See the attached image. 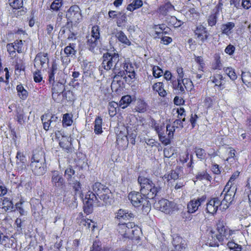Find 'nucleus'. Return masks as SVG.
<instances>
[{
    "mask_svg": "<svg viewBox=\"0 0 251 251\" xmlns=\"http://www.w3.org/2000/svg\"><path fill=\"white\" fill-rule=\"evenodd\" d=\"M239 230L231 229L222 219L218 220L215 225V230L209 232L208 241L211 247H219L224 245L231 239L232 235L235 234Z\"/></svg>",
    "mask_w": 251,
    "mask_h": 251,
    "instance_id": "f257e3e1",
    "label": "nucleus"
},
{
    "mask_svg": "<svg viewBox=\"0 0 251 251\" xmlns=\"http://www.w3.org/2000/svg\"><path fill=\"white\" fill-rule=\"evenodd\" d=\"M152 127L157 133L159 141L164 145L167 146L171 143L175 131V126L168 124L165 127L164 124L160 125L154 121L152 124Z\"/></svg>",
    "mask_w": 251,
    "mask_h": 251,
    "instance_id": "f03ea898",
    "label": "nucleus"
},
{
    "mask_svg": "<svg viewBox=\"0 0 251 251\" xmlns=\"http://www.w3.org/2000/svg\"><path fill=\"white\" fill-rule=\"evenodd\" d=\"M30 166L33 173L37 176L43 175L45 173L44 165L45 163V153L41 149L33 151L30 158Z\"/></svg>",
    "mask_w": 251,
    "mask_h": 251,
    "instance_id": "7ed1b4c3",
    "label": "nucleus"
},
{
    "mask_svg": "<svg viewBox=\"0 0 251 251\" xmlns=\"http://www.w3.org/2000/svg\"><path fill=\"white\" fill-rule=\"evenodd\" d=\"M120 61L119 59V55L118 53H111L107 52L103 53L102 55V62L101 65L99 67L100 74H103V70L107 71L110 70L114 67L113 75H116L117 70H119V64Z\"/></svg>",
    "mask_w": 251,
    "mask_h": 251,
    "instance_id": "20e7f679",
    "label": "nucleus"
},
{
    "mask_svg": "<svg viewBox=\"0 0 251 251\" xmlns=\"http://www.w3.org/2000/svg\"><path fill=\"white\" fill-rule=\"evenodd\" d=\"M138 182L140 184V192L148 196L150 199H153L160 190V187L156 186L149 178L143 176L138 177Z\"/></svg>",
    "mask_w": 251,
    "mask_h": 251,
    "instance_id": "39448f33",
    "label": "nucleus"
},
{
    "mask_svg": "<svg viewBox=\"0 0 251 251\" xmlns=\"http://www.w3.org/2000/svg\"><path fill=\"white\" fill-rule=\"evenodd\" d=\"M119 66V70H117L116 75L112 74L111 75V77L113 78L111 85V89L113 91L115 90V91L118 90V88L115 87L116 83L115 82V79L118 76L126 77V75H127L131 79H133L135 77L134 67L129 60H125L123 63L120 62Z\"/></svg>",
    "mask_w": 251,
    "mask_h": 251,
    "instance_id": "423d86ee",
    "label": "nucleus"
},
{
    "mask_svg": "<svg viewBox=\"0 0 251 251\" xmlns=\"http://www.w3.org/2000/svg\"><path fill=\"white\" fill-rule=\"evenodd\" d=\"M139 227L134 222L119 223L116 227L118 235L123 239H137L139 232Z\"/></svg>",
    "mask_w": 251,
    "mask_h": 251,
    "instance_id": "0eeeda50",
    "label": "nucleus"
},
{
    "mask_svg": "<svg viewBox=\"0 0 251 251\" xmlns=\"http://www.w3.org/2000/svg\"><path fill=\"white\" fill-rule=\"evenodd\" d=\"M127 197L132 205L136 208L144 210L151 207V203L149 200L150 199L141 192L131 191Z\"/></svg>",
    "mask_w": 251,
    "mask_h": 251,
    "instance_id": "6e6552de",
    "label": "nucleus"
},
{
    "mask_svg": "<svg viewBox=\"0 0 251 251\" xmlns=\"http://www.w3.org/2000/svg\"><path fill=\"white\" fill-rule=\"evenodd\" d=\"M68 93H70V91L66 90L64 83L59 81H52L51 96L55 102L62 103L64 100H68L67 97Z\"/></svg>",
    "mask_w": 251,
    "mask_h": 251,
    "instance_id": "1a4fd4ad",
    "label": "nucleus"
},
{
    "mask_svg": "<svg viewBox=\"0 0 251 251\" xmlns=\"http://www.w3.org/2000/svg\"><path fill=\"white\" fill-rule=\"evenodd\" d=\"M193 31L195 38L201 45H205L212 37L206 26L201 24L197 25Z\"/></svg>",
    "mask_w": 251,
    "mask_h": 251,
    "instance_id": "9d476101",
    "label": "nucleus"
},
{
    "mask_svg": "<svg viewBox=\"0 0 251 251\" xmlns=\"http://www.w3.org/2000/svg\"><path fill=\"white\" fill-rule=\"evenodd\" d=\"M172 87L174 90L176 91L179 94H184L185 91H190L194 87L193 82L190 78L186 80L173 79L172 81Z\"/></svg>",
    "mask_w": 251,
    "mask_h": 251,
    "instance_id": "9b49d317",
    "label": "nucleus"
},
{
    "mask_svg": "<svg viewBox=\"0 0 251 251\" xmlns=\"http://www.w3.org/2000/svg\"><path fill=\"white\" fill-rule=\"evenodd\" d=\"M92 188L94 192L100 200L107 202L110 199L111 194L110 190L107 186L100 182H96L92 186Z\"/></svg>",
    "mask_w": 251,
    "mask_h": 251,
    "instance_id": "f8f14e48",
    "label": "nucleus"
},
{
    "mask_svg": "<svg viewBox=\"0 0 251 251\" xmlns=\"http://www.w3.org/2000/svg\"><path fill=\"white\" fill-rule=\"evenodd\" d=\"M155 206L160 211L167 214H171L176 208V204L165 199H161L155 202Z\"/></svg>",
    "mask_w": 251,
    "mask_h": 251,
    "instance_id": "ddd939ff",
    "label": "nucleus"
},
{
    "mask_svg": "<svg viewBox=\"0 0 251 251\" xmlns=\"http://www.w3.org/2000/svg\"><path fill=\"white\" fill-rule=\"evenodd\" d=\"M6 48L9 56H15L17 54L16 52L18 53L23 52L25 48L23 40L16 39L13 43L7 44Z\"/></svg>",
    "mask_w": 251,
    "mask_h": 251,
    "instance_id": "4468645a",
    "label": "nucleus"
},
{
    "mask_svg": "<svg viewBox=\"0 0 251 251\" xmlns=\"http://www.w3.org/2000/svg\"><path fill=\"white\" fill-rule=\"evenodd\" d=\"M55 139L58 141L59 146L67 152L71 149L72 143L71 138L68 136L62 134L60 131H57L55 132Z\"/></svg>",
    "mask_w": 251,
    "mask_h": 251,
    "instance_id": "2eb2a0df",
    "label": "nucleus"
},
{
    "mask_svg": "<svg viewBox=\"0 0 251 251\" xmlns=\"http://www.w3.org/2000/svg\"><path fill=\"white\" fill-rule=\"evenodd\" d=\"M207 199V196L203 195L200 197L191 200L187 204V208L189 213H194L197 211L202 204L204 203Z\"/></svg>",
    "mask_w": 251,
    "mask_h": 251,
    "instance_id": "dca6fc26",
    "label": "nucleus"
},
{
    "mask_svg": "<svg viewBox=\"0 0 251 251\" xmlns=\"http://www.w3.org/2000/svg\"><path fill=\"white\" fill-rule=\"evenodd\" d=\"M76 221L79 226L85 227L94 232L95 228L97 227V224L91 219L85 218L82 213H79L76 218Z\"/></svg>",
    "mask_w": 251,
    "mask_h": 251,
    "instance_id": "f3484780",
    "label": "nucleus"
},
{
    "mask_svg": "<svg viewBox=\"0 0 251 251\" xmlns=\"http://www.w3.org/2000/svg\"><path fill=\"white\" fill-rule=\"evenodd\" d=\"M51 182L53 187L57 189H63L65 187V181L62 174L58 171L53 170L51 172Z\"/></svg>",
    "mask_w": 251,
    "mask_h": 251,
    "instance_id": "a211bd4d",
    "label": "nucleus"
},
{
    "mask_svg": "<svg viewBox=\"0 0 251 251\" xmlns=\"http://www.w3.org/2000/svg\"><path fill=\"white\" fill-rule=\"evenodd\" d=\"M80 17V8L77 5L71 6L66 12V18L71 23L73 22L78 23Z\"/></svg>",
    "mask_w": 251,
    "mask_h": 251,
    "instance_id": "6ab92c4d",
    "label": "nucleus"
},
{
    "mask_svg": "<svg viewBox=\"0 0 251 251\" xmlns=\"http://www.w3.org/2000/svg\"><path fill=\"white\" fill-rule=\"evenodd\" d=\"M49 62V54L47 52H39L35 56L34 59V67L36 69H40L44 67Z\"/></svg>",
    "mask_w": 251,
    "mask_h": 251,
    "instance_id": "aec40b11",
    "label": "nucleus"
},
{
    "mask_svg": "<svg viewBox=\"0 0 251 251\" xmlns=\"http://www.w3.org/2000/svg\"><path fill=\"white\" fill-rule=\"evenodd\" d=\"M221 201L218 198H211L206 203L205 211L212 215L216 214L219 207L221 204Z\"/></svg>",
    "mask_w": 251,
    "mask_h": 251,
    "instance_id": "412c9836",
    "label": "nucleus"
},
{
    "mask_svg": "<svg viewBox=\"0 0 251 251\" xmlns=\"http://www.w3.org/2000/svg\"><path fill=\"white\" fill-rule=\"evenodd\" d=\"M222 3L219 2L215 8L212 9L211 14L208 16L207 19L208 26L212 27L217 24L218 16L220 11L222 9Z\"/></svg>",
    "mask_w": 251,
    "mask_h": 251,
    "instance_id": "4be33fe9",
    "label": "nucleus"
},
{
    "mask_svg": "<svg viewBox=\"0 0 251 251\" xmlns=\"http://www.w3.org/2000/svg\"><path fill=\"white\" fill-rule=\"evenodd\" d=\"M76 52V44L73 43H69V44L64 49L65 56L61 57L62 61L66 63L70 62V58L75 56Z\"/></svg>",
    "mask_w": 251,
    "mask_h": 251,
    "instance_id": "5701e85b",
    "label": "nucleus"
},
{
    "mask_svg": "<svg viewBox=\"0 0 251 251\" xmlns=\"http://www.w3.org/2000/svg\"><path fill=\"white\" fill-rule=\"evenodd\" d=\"M210 80L214 84V87H217L219 90H222L225 88V77L221 74H214L210 77Z\"/></svg>",
    "mask_w": 251,
    "mask_h": 251,
    "instance_id": "b1692460",
    "label": "nucleus"
},
{
    "mask_svg": "<svg viewBox=\"0 0 251 251\" xmlns=\"http://www.w3.org/2000/svg\"><path fill=\"white\" fill-rule=\"evenodd\" d=\"M114 34L115 38L123 46L128 47L131 45V42L122 30L116 29Z\"/></svg>",
    "mask_w": 251,
    "mask_h": 251,
    "instance_id": "393cba45",
    "label": "nucleus"
},
{
    "mask_svg": "<svg viewBox=\"0 0 251 251\" xmlns=\"http://www.w3.org/2000/svg\"><path fill=\"white\" fill-rule=\"evenodd\" d=\"M163 82H155L152 86V90L154 94H158L161 98H164L167 95V92L164 88Z\"/></svg>",
    "mask_w": 251,
    "mask_h": 251,
    "instance_id": "a878e982",
    "label": "nucleus"
},
{
    "mask_svg": "<svg viewBox=\"0 0 251 251\" xmlns=\"http://www.w3.org/2000/svg\"><path fill=\"white\" fill-rule=\"evenodd\" d=\"M153 28L155 30L156 37L158 38H160L163 34H169L170 30V29L164 24L154 25L153 26Z\"/></svg>",
    "mask_w": 251,
    "mask_h": 251,
    "instance_id": "bb28decb",
    "label": "nucleus"
},
{
    "mask_svg": "<svg viewBox=\"0 0 251 251\" xmlns=\"http://www.w3.org/2000/svg\"><path fill=\"white\" fill-rule=\"evenodd\" d=\"M178 119H176L174 122V125H179L180 127H183V123L185 122L186 111L183 107H179L176 109Z\"/></svg>",
    "mask_w": 251,
    "mask_h": 251,
    "instance_id": "cd10ccee",
    "label": "nucleus"
},
{
    "mask_svg": "<svg viewBox=\"0 0 251 251\" xmlns=\"http://www.w3.org/2000/svg\"><path fill=\"white\" fill-rule=\"evenodd\" d=\"M116 142L119 148L122 149L126 148L128 144L127 134L121 131L117 135Z\"/></svg>",
    "mask_w": 251,
    "mask_h": 251,
    "instance_id": "c85d7f7f",
    "label": "nucleus"
},
{
    "mask_svg": "<svg viewBox=\"0 0 251 251\" xmlns=\"http://www.w3.org/2000/svg\"><path fill=\"white\" fill-rule=\"evenodd\" d=\"M195 181H202L205 180L209 183H211L212 180V176L207 172V170L198 172L194 178Z\"/></svg>",
    "mask_w": 251,
    "mask_h": 251,
    "instance_id": "c756f323",
    "label": "nucleus"
},
{
    "mask_svg": "<svg viewBox=\"0 0 251 251\" xmlns=\"http://www.w3.org/2000/svg\"><path fill=\"white\" fill-rule=\"evenodd\" d=\"M0 208L3 209L4 211H11L13 209L12 201L8 198L3 197L0 198Z\"/></svg>",
    "mask_w": 251,
    "mask_h": 251,
    "instance_id": "7c9ffc66",
    "label": "nucleus"
},
{
    "mask_svg": "<svg viewBox=\"0 0 251 251\" xmlns=\"http://www.w3.org/2000/svg\"><path fill=\"white\" fill-rule=\"evenodd\" d=\"M10 59L13 60V63L15 65V71L21 72L25 70V66L24 61L21 59L18 54H16L15 56H9Z\"/></svg>",
    "mask_w": 251,
    "mask_h": 251,
    "instance_id": "2f4dec72",
    "label": "nucleus"
},
{
    "mask_svg": "<svg viewBox=\"0 0 251 251\" xmlns=\"http://www.w3.org/2000/svg\"><path fill=\"white\" fill-rule=\"evenodd\" d=\"M16 158L17 168L21 170H23L25 168V162L26 161L25 156L23 152L18 151L17 152Z\"/></svg>",
    "mask_w": 251,
    "mask_h": 251,
    "instance_id": "473e14b6",
    "label": "nucleus"
},
{
    "mask_svg": "<svg viewBox=\"0 0 251 251\" xmlns=\"http://www.w3.org/2000/svg\"><path fill=\"white\" fill-rule=\"evenodd\" d=\"M134 217V215L131 212L127 210L120 209L117 212L116 218L120 220H129Z\"/></svg>",
    "mask_w": 251,
    "mask_h": 251,
    "instance_id": "72a5a7b5",
    "label": "nucleus"
},
{
    "mask_svg": "<svg viewBox=\"0 0 251 251\" xmlns=\"http://www.w3.org/2000/svg\"><path fill=\"white\" fill-rule=\"evenodd\" d=\"M58 69L57 64L55 61H53L51 63V67L49 68L48 73L49 75L48 81L50 84H51L52 81H54L55 74Z\"/></svg>",
    "mask_w": 251,
    "mask_h": 251,
    "instance_id": "f704fd0d",
    "label": "nucleus"
},
{
    "mask_svg": "<svg viewBox=\"0 0 251 251\" xmlns=\"http://www.w3.org/2000/svg\"><path fill=\"white\" fill-rule=\"evenodd\" d=\"M103 120L101 116H97L94 121V131L96 134L100 135L103 132L102 130Z\"/></svg>",
    "mask_w": 251,
    "mask_h": 251,
    "instance_id": "c9c22d12",
    "label": "nucleus"
},
{
    "mask_svg": "<svg viewBox=\"0 0 251 251\" xmlns=\"http://www.w3.org/2000/svg\"><path fill=\"white\" fill-rule=\"evenodd\" d=\"M16 91L17 95L21 100H25L27 99L28 97V92L22 84L20 83L17 85Z\"/></svg>",
    "mask_w": 251,
    "mask_h": 251,
    "instance_id": "e433bc0d",
    "label": "nucleus"
},
{
    "mask_svg": "<svg viewBox=\"0 0 251 251\" xmlns=\"http://www.w3.org/2000/svg\"><path fill=\"white\" fill-rule=\"evenodd\" d=\"M174 10V6L170 2L165 3L158 8V11L163 16H166L170 11Z\"/></svg>",
    "mask_w": 251,
    "mask_h": 251,
    "instance_id": "4c0bfd02",
    "label": "nucleus"
},
{
    "mask_svg": "<svg viewBox=\"0 0 251 251\" xmlns=\"http://www.w3.org/2000/svg\"><path fill=\"white\" fill-rule=\"evenodd\" d=\"M26 119L25 113L23 110H16L14 116V120L20 125H23Z\"/></svg>",
    "mask_w": 251,
    "mask_h": 251,
    "instance_id": "58836bf2",
    "label": "nucleus"
},
{
    "mask_svg": "<svg viewBox=\"0 0 251 251\" xmlns=\"http://www.w3.org/2000/svg\"><path fill=\"white\" fill-rule=\"evenodd\" d=\"M227 150H229L227 155V157L225 159V161L227 162L229 164H233L235 162L237 159L236 156V151L232 147H228Z\"/></svg>",
    "mask_w": 251,
    "mask_h": 251,
    "instance_id": "ea45409f",
    "label": "nucleus"
},
{
    "mask_svg": "<svg viewBox=\"0 0 251 251\" xmlns=\"http://www.w3.org/2000/svg\"><path fill=\"white\" fill-rule=\"evenodd\" d=\"M50 113H45L42 115L41 120L43 124L44 129L47 131L50 129L51 121L49 119Z\"/></svg>",
    "mask_w": 251,
    "mask_h": 251,
    "instance_id": "a19ab883",
    "label": "nucleus"
},
{
    "mask_svg": "<svg viewBox=\"0 0 251 251\" xmlns=\"http://www.w3.org/2000/svg\"><path fill=\"white\" fill-rule=\"evenodd\" d=\"M8 3L14 12L23 8V0H8Z\"/></svg>",
    "mask_w": 251,
    "mask_h": 251,
    "instance_id": "79ce46f5",
    "label": "nucleus"
},
{
    "mask_svg": "<svg viewBox=\"0 0 251 251\" xmlns=\"http://www.w3.org/2000/svg\"><path fill=\"white\" fill-rule=\"evenodd\" d=\"M127 15L125 13L119 12V16L116 20V24L117 26L123 27L125 26L126 23H127Z\"/></svg>",
    "mask_w": 251,
    "mask_h": 251,
    "instance_id": "37998d69",
    "label": "nucleus"
},
{
    "mask_svg": "<svg viewBox=\"0 0 251 251\" xmlns=\"http://www.w3.org/2000/svg\"><path fill=\"white\" fill-rule=\"evenodd\" d=\"M73 123V115L72 114L66 113L63 114L62 117L63 127L70 126L72 125Z\"/></svg>",
    "mask_w": 251,
    "mask_h": 251,
    "instance_id": "c03bdc74",
    "label": "nucleus"
},
{
    "mask_svg": "<svg viewBox=\"0 0 251 251\" xmlns=\"http://www.w3.org/2000/svg\"><path fill=\"white\" fill-rule=\"evenodd\" d=\"M143 1L142 0H134L133 1L127 5L126 9L130 12L141 7L143 5Z\"/></svg>",
    "mask_w": 251,
    "mask_h": 251,
    "instance_id": "a18cd8bd",
    "label": "nucleus"
},
{
    "mask_svg": "<svg viewBox=\"0 0 251 251\" xmlns=\"http://www.w3.org/2000/svg\"><path fill=\"white\" fill-rule=\"evenodd\" d=\"M15 242V239L9 237L8 236L3 235L2 240L1 241L0 244L3 245L4 247L7 248H10L13 247V244Z\"/></svg>",
    "mask_w": 251,
    "mask_h": 251,
    "instance_id": "49530a36",
    "label": "nucleus"
},
{
    "mask_svg": "<svg viewBox=\"0 0 251 251\" xmlns=\"http://www.w3.org/2000/svg\"><path fill=\"white\" fill-rule=\"evenodd\" d=\"M194 150L197 157L200 160H204L207 158V153L203 149L196 147Z\"/></svg>",
    "mask_w": 251,
    "mask_h": 251,
    "instance_id": "de8ad7c7",
    "label": "nucleus"
},
{
    "mask_svg": "<svg viewBox=\"0 0 251 251\" xmlns=\"http://www.w3.org/2000/svg\"><path fill=\"white\" fill-rule=\"evenodd\" d=\"M119 105L118 103L115 101H110L108 103V113L111 117H113L117 114V109L118 108Z\"/></svg>",
    "mask_w": 251,
    "mask_h": 251,
    "instance_id": "09e8293b",
    "label": "nucleus"
},
{
    "mask_svg": "<svg viewBox=\"0 0 251 251\" xmlns=\"http://www.w3.org/2000/svg\"><path fill=\"white\" fill-rule=\"evenodd\" d=\"M214 62L212 64V68L213 70H221L222 64L221 57L219 53H215L214 56Z\"/></svg>",
    "mask_w": 251,
    "mask_h": 251,
    "instance_id": "8fccbe9b",
    "label": "nucleus"
},
{
    "mask_svg": "<svg viewBox=\"0 0 251 251\" xmlns=\"http://www.w3.org/2000/svg\"><path fill=\"white\" fill-rule=\"evenodd\" d=\"M132 101L131 97L130 95H126L122 97L119 102V106L124 109L127 107Z\"/></svg>",
    "mask_w": 251,
    "mask_h": 251,
    "instance_id": "3c124183",
    "label": "nucleus"
},
{
    "mask_svg": "<svg viewBox=\"0 0 251 251\" xmlns=\"http://www.w3.org/2000/svg\"><path fill=\"white\" fill-rule=\"evenodd\" d=\"M235 27V24L233 22H229L223 24L222 26V32L223 34L229 35L231 30Z\"/></svg>",
    "mask_w": 251,
    "mask_h": 251,
    "instance_id": "603ef678",
    "label": "nucleus"
},
{
    "mask_svg": "<svg viewBox=\"0 0 251 251\" xmlns=\"http://www.w3.org/2000/svg\"><path fill=\"white\" fill-rule=\"evenodd\" d=\"M99 41V40L96 39L91 36L89 37L87 41V46L89 50L92 51H94L98 46Z\"/></svg>",
    "mask_w": 251,
    "mask_h": 251,
    "instance_id": "864d4df0",
    "label": "nucleus"
},
{
    "mask_svg": "<svg viewBox=\"0 0 251 251\" xmlns=\"http://www.w3.org/2000/svg\"><path fill=\"white\" fill-rule=\"evenodd\" d=\"M236 185H231L229 184V186H228V187L226 188V184L225 186L224 189L221 192L220 197H223V194H226L227 195H229L230 196H234L235 194V190L236 189Z\"/></svg>",
    "mask_w": 251,
    "mask_h": 251,
    "instance_id": "5fc2aeb1",
    "label": "nucleus"
},
{
    "mask_svg": "<svg viewBox=\"0 0 251 251\" xmlns=\"http://www.w3.org/2000/svg\"><path fill=\"white\" fill-rule=\"evenodd\" d=\"M226 244L229 250H233V251H241L242 250V246L236 243L231 239L228 240Z\"/></svg>",
    "mask_w": 251,
    "mask_h": 251,
    "instance_id": "6e6d98bb",
    "label": "nucleus"
},
{
    "mask_svg": "<svg viewBox=\"0 0 251 251\" xmlns=\"http://www.w3.org/2000/svg\"><path fill=\"white\" fill-rule=\"evenodd\" d=\"M151 67L153 76L154 78H158L163 75V71L159 66L151 65Z\"/></svg>",
    "mask_w": 251,
    "mask_h": 251,
    "instance_id": "4d7b16f0",
    "label": "nucleus"
},
{
    "mask_svg": "<svg viewBox=\"0 0 251 251\" xmlns=\"http://www.w3.org/2000/svg\"><path fill=\"white\" fill-rule=\"evenodd\" d=\"M241 78L243 82L246 86L251 85V73L250 72H242Z\"/></svg>",
    "mask_w": 251,
    "mask_h": 251,
    "instance_id": "13d9d810",
    "label": "nucleus"
},
{
    "mask_svg": "<svg viewBox=\"0 0 251 251\" xmlns=\"http://www.w3.org/2000/svg\"><path fill=\"white\" fill-rule=\"evenodd\" d=\"M147 107V103L143 100H139L137 101L135 109L138 112L143 113L146 111Z\"/></svg>",
    "mask_w": 251,
    "mask_h": 251,
    "instance_id": "bf43d9fd",
    "label": "nucleus"
},
{
    "mask_svg": "<svg viewBox=\"0 0 251 251\" xmlns=\"http://www.w3.org/2000/svg\"><path fill=\"white\" fill-rule=\"evenodd\" d=\"M42 69H36V70L33 73V80L36 83H40L42 81L43 83L45 82L44 80H43V76L41 73Z\"/></svg>",
    "mask_w": 251,
    "mask_h": 251,
    "instance_id": "052dcab7",
    "label": "nucleus"
},
{
    "mask_svg": "<svg viewBox=\"0 0 251 251\" xmlns=\"http://www.w3.org/2000/svg\"><path fill=\"white\" fill-rule=\"evenodd\" d=\"M65 176L68 181H72L73 176L75 175V171L70 165L65 171Z\"/></svg>",
    "mask_w": 251,
    "mask_h": 251,
    "instance_id": "680f3d73",
    "label": "nucleus"
},
{
    "mask_svg": "<svg viewBox=\"0 0 251 251\" xmlns=\"http://www.w3.org/2000/svg\"><path fill=\"white\" fill-rule=\"evenodd\" d=\"M222 169V167L216 163H212L211 164L210 170L214 175H220Z\"/></svg>",
    "mask_w": 251,
    "mask_h": 251,
    "instance_id": "e2e57ef3",
    "label": "nucleus"
},
{
    "mask_svg": "<svg viewBox=\"0 0 251 251\" xmlns=\"http://www.w3.org/2000/svg\"><path fill=\"white\" fill-rule=\"evenodd\" d=\"M91 36L96 39L100 40V28L98 25H93L92 27L91 32Z\"/></svg>",
    "mask_w": 251,
    "mask_h": 251,
    "instance_id": "0e129e2a",
    "label": "nucleus"
},
{
    "mask_svg": "<svg viewBox=\"0 0 251 251\" xmlns=\"http://www.w3.org/2000/svg\"><path fill=\"white\" fill-rule=\"evenodd\" d=\"M224 71L231 80H235L237 79V76L234 69L232 68L227 67L224 69Z\"/></svg>",
    "mask_w": 251,
    "mask_h": 251,
    "instance_id": "69168bd1",
    "label": "nucleus"
},
{
    "mask_svg": "<svg viewBox=\"0 0 251 251\" xmlns=\"http://www.w3.org/2000/svg\"><path fill=\"white\" fill-rule=\"evenodd\" d=\"M164 177L168 181L176 180L179 177L178 174L175 170H171L168 174L164 175Z\"/></svg>",
    "mask_w": 251,
    "mask_h": 251,
    "instance_id": "338daca9",
    "label": "nucleus"
},
{
    "mask_svg": "<svg viewBox=\"0 0 251 251\" xmlns=\"http://www.w3.org/2000/svg\"><path fill=\"white\" fill-rule=\"evenodd\" d=\"M195 61L199 65L198 70L203 72L205 64L202 57L201 56H196Z\"/></svg>",
    "mask_w": 251,
    "mask_h": 251,
    "instance_id": "774afa93",
    "label": "nucleus"
}]
</instances>
